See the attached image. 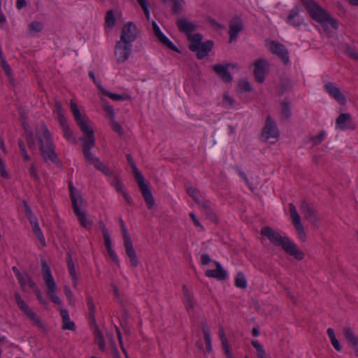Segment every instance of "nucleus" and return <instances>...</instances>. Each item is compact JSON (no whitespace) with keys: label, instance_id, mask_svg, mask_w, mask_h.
Instances as JSON below:
<instances>
[{"label":"nucleus","instance_id":"1","mask_svg":"<svg viewBox=\"0 0 358 358\" xmlns=\"http://www.w3.org/2000/svg\"><path fill=\"white\" fill-rule=\"evenodd\" d=\"M70 108L77 124L85 134L82 138L83 152L86 161L89 162L95 158L90 152V150L95 145L94 131L90 125L89 119L81 115L77 104L73 100L70 101Z\"/></svg>","mask_w":358,"mask_h":358},{"label":"nucleus","instance_id":"2","mask_svg":"<svg viewBox=\"0 0 358 358\" xmlns=\"http://www.w3.org/2000/svg\"><path fill=\"white\" fill-rule=\"evenodd\" d=\"M261 234L266 237L275 246L281 247L288 255L293 256L297 260L304 258V253L299 250L296 244L287 236H282L279 232L269 227H264Z\"/></svg>","mask_w":358,"mask_h":358},{"label":"nucleus","instance_id":"3","mask_svg":"<svg viewBox=\"0 0 358 358\" xmlns=\"http://www.w3.org/2000/svg\"><path fill=\"white\" fill-rule=\"evenodd\" d=\"M301 1L310 17L320 23L325 31H329V28L334 30L338 28V22L315 0H301Z\"/></svg>","mask_w":358,"mask_h":358},{"label":"nucleus","instance_id":"4","mask_svg":"<svg viewBox=\"0 0 358 358\" xmlns=\"http://www.w3.org/2000/svg\"><path fill=\"white\" fill-rule=\"evenodd\" d=\"M36 136L43 159L45 162L50 161L53 164H57L59 159L55 152V146L46 125L41 124L36 129Z\"/></svg>","mask_w":358,"mask_h":358},{"label":"nucleus","instance_id":"5","mask_svg":"<svg viewBox=\"0 0 358 358\" xmlns=\"http://www.w3.org/2000/svg\"><path fill=\"white\" fill-rule=\"evenodd\" d=\"M41 271L43 279L48 289L47 294L48 296L55 304L61 306L62 301L57 295V285L52 275L49 266L44 259L41 261Z\"/></svg>","mask_w":358,"mask_h":358},{"label":"nucleus","instance_id":"6","mask_svg":"<svg viewBox=\"0 0 358 358\" xmlns=\"http://www.w3.org/2000/svg\"><path fill=\"white\" fill-rule=\"evenodd\" d=\"M15 299L19 309L31 321L40 331H45V326L41 321L38 315L28 306V304L22 299L18 292H15Z\"/></svg>","mask_w":358,"mask_h":358},{"label":"nucleus","instance_id":"7","mask_svg":"<svg viewBox=\"0 0 358 358\" xmlns=\"http://www.w3.org/2000/svg\"><path fill=\"white\" fill-rule=\"evenodd\" d=\"M15 299L19 309L31 321L40 331H45V326L41 321L38 315L28 306V304L22 299L18 292H15Z\"/></svg>","mask_w":358,"mask_h":358},{"label":"nucleus","instance_id":"8","mask_svg":"<svg viewBox=\"0 0 358 358\" xmlns=\"http://www.w3.org/2000/svg\"><path fill=\"white\" fill-rule=\"evenodd\" d=\"M132 45L117 41L115 46L114 57L117 64L125 62L131 54Z\"/></svg>","mask_w":358,"mask_h":358},{"label":"nucleus","instance_id":"9","mask_svg":"<svg viewBox=\"0 0 358 358\" xmlns=\"http://www.w3.org/2000/svg\"><path fill=\"white\" fill-rule=\"evenodd\" d=\"M289 210L292 223L297 232L299 239L301 242H305L306 241V234L304 231L303 224L301 222V217L294 203H289Z\"/></svg>","mask_w":358,"mask_h":358},{"label":"nucleus","instance_id":"10","mask_svg":"<svg viewBox=\"0 0 358 358\" xmlns=\"http://www.w3.org/2000/svg\"><path fill=\"white\" fill-rule=\"evenodd\" d=\"M122 230L124 239V246L125 248L126 254L129 258L131 266L136 268L138 265L139 262L136 257L135 250L133 247L131 237L128 233L127 228H124Z\"/></svg>","mask_w":358,"mask_h":358},{"label":"nucleus","instance_id":"11","mask_svg":"<svg viewBox=\"0 0 358 358\" xmlns=\"http://www.w3.org/2000/svg\"><path fill=\"white\" fill-rule=\"evenodd\" d=\"M136 180L142 192L148 208H152L155 204V200L148 186L145 183L144 178L140 171H136Z\"/></svg>","mask_w":358,"mask_h":358},{"label":"nucleus","instance_id":"12","mask_svg":"<svg viewBox=\"0 0 358 358\" xmlns=\"http://www.w3.org/2000/svg\"><path fill=\"white\" fill-rule=\"evenodd\" d=\"M266 46L271 53L278 55L285 64L289 62L288 51L284 45L275 41L267 40Z\"/></svg>","mask_w":358,"mask_h":358},{"label":"nucleus","instance_id":"13","mask_svg":"<svg viewBox=\"0 0 358 358\" xmlns=\"http://www.w3.org/2000/svg\"><path fill=\"white\" fill-rule=\"evenodd\" d=\"M137 37V28L132 22H127L124 25L120 40L119 41L127 44H131Z\"/></svg>","mask_w":358,"mask_h":358},{"label":"nucleus","instance_id":"14","mask_svg":"<svg viewBox=\"0 0 358 358\" xmlns=\"http://www.w3.org/2000/svg\"><path fill=\"white\" fill-rule=\"evenodd\" d=\"M255 69L254 75L257 82L262 83L264 82L265 75L268 71V64L263 59H259L254 62Z\"/></svg>","mask_w":358,"mask_h":358},{"label":"nucleus","instance_id":"15","mask_svg":"<svg viewBox=\"0 0 358 358\" xmlns=\"http://www.w3.org/2000/svg\"><path fill=\"white\" fill-rule=\"evenodd\" d=\"M301 7L299 5L295 6L290 10L286 19V22L289 25L299 27L304 23V19L300 15Z\"/></svg>","mask_w":358,"mask_h":358},{"label":"nucleus","instance_id":"16","mask_svg":"<svg viewBox=\"0 0 358 358\" xmlns=\"http://www.w3.org/2000/svg\"><path fill=\"white\" fill-rule=\"evenodd\" d=\"M100 228L101 229V233L104 239V244L106 248L108 255L115 263L119 264L118 257L115 252L112 249L111 241L108 230L103 224V222L100 223Z\"/></svg>","mask_w":358,"mask_h":358},{"label":"nucleus","instance_id":"17","mask_svg":"<svg viewBox=\"0 0 358 358\" xmlns=\"http://www.w3.org/2000/svg\"><path fill=\"white\" fill-rule=\"evenodd\" d=\"M262 136L268 140L270 138H278L279 131L275 122L268 116L262 131Z\"/></svg>","mask_w":358,"mask_h":358},{"label":"nucleus","instance_id":"18","mask_svg":"<svg viewBox=\"0 0 358 358\" xmlns=\"http://www.w3.org/2000/svg\"><path fill=\"white\" fill-rule=\"evenodd\" d=\"M152 29L155 36L158 38V40L164 45H166L169 49L179 52V50L177 47L161 31L160 28L157 25V24L153 21L152 23Z\"/></svg>","mask_w":358,"mask_h":358},{"label":"nucleus","instance_id":"19","mask_svg":"<svg viewBox=\"0 0 358 358\" xmlns=\"http://www.w3.org/2000/svg\"><path fill=\"white\" fill-rule=\"evenodd\" d=\"M324 89L329 94V95L336 99L339 103L343 105L346 103L345 97L334 83H326L324 85Z\"/></svg>","mask_w":358,"mask_h":358},{"label":"nucleus","instance_id":"20","mask_svg":"<svg viewBox=\"0 0 358 358\" xmlns=\"http://www.w3.org/2000/svg\"><path fill=\"white\" fill-rule=\"evenodd\" d=\"M73 209L81 226L87 229H90L93 224L92 220L86 216L85 213L79 208L78 203L74 201Z\"/></svg>","mask_w":358,"mask_h":358},{"label":"nucleus","instance_id":"21","mask_svg":"<svg viewBox=\"0 0 358 358\" xmlns=\"http://www.w3.org/2000/svg\"><path fill=\"white\" fill-rule=\"evenodd\" d=\"M299 208L301 213L304 215L306 219L313 223L317 221L318 219L315 210L307 201H301Z\"/></svg>","mask_w":358,"mask_h":358},{"label":"nucleus","instance_id":"22","mask_svg":"<svg viewBox=\"0 0 358 358\" xmlns=\"http://www.w3.org/2000/svg\"><path fill=\"white\" fill-rule=\"evenodd\" d=\"M216 268L210 269L206 271L205 275L208 278L217 279L218 280H224L227 277L226 271L222 268L220 263L215 262Z\"/></svg>","mask_w":358,"mask_h":358},{"label":"nucleus","instance_id":"23","mask_svg":"<svg viewBox=\"0 0 358 358\" xmlns=\"http://www.w3.org/2000/svg\"><path fill=\"white\" fill-rule=\"evenodd\" d=\"M17 279L22 289L27 292L29 289L34 290L37 287L35 282L29 275H22V273H17Z\"/></svg>","mask_w":358,"mask_h":358},{"label":"nucleus","instance_id":"24","mask_svg":"<svg viewBox=\"0 0 358 358\" xmlns=\"http://www.w3.org/2000/svg\"><path fill=\"white\" fill-rule=\"evenodd\" d=\"M183 303L188 313L192 312L194 307V299L192 296V292L189 290L186 285L182 286Z\"/></svg>","mask_w":358,"mask_h":358},{"label":"nucleus","instance_id":"25","mask_svg":"<svg viewBox=\"0 0 358 358\" xmlns=\"http://www.w3.org/2000/svg\"><path fill=\"white\" fill-rule=\"evenodd\" d=\"M59 310L62 319V329L71 331L75 330V323L71 320L68 310L62 308V307H59Z\"/></svg>","mask_w":358,"mask_h":358},{"label":"nucleus","instance_id":"26","mask_svg":"<svg viewBox=\"0 0 358 358\" xmlns=\"http://www.w3.org/2000/svg\"><path fill=\"white\" fill-rule=\"evenodd\" d=\"M213 69L224 82L229 83L231 81L232 78L228 71V66L215 64L213 66Z\"/></svg>","mask_w":358,"mask_h":358},{"label":"nucleus","instance_id":"27","mask_svg":"<svg viewBox=\"0 0 358 358\" xmlns=\"http://www.w3.org/2000/svg\"><path fill=\"white\" fill-rule=\"evenodd\" d=\"M243 29V24L241 21L238 19H234L231 21L229 25V41L231 42L235 40L238 34V33Z\"/></svg>","mask_w":358,"mask_h":358},{"label":"nucleus","instance_id":"28","mask_svg":"<svg viewBox=\"0 0 358 358\" xmlns=\"http://www.w3.org/2000/svg\"><path fill=\"white\" fill-rule=\"evenodd\" d=\"M177 26L180 31L185 33L187 36L192 34L191 33L196 29V27L193 23L189 22L185 18L179 19L177 21Z\"/></svg>","mask_w":358,"mask_h":358},{"label":"nucleus","instance_id":"29","mask_svg":"<svg viewBox=\"0 0 358 358\" xmlns=\"http://www.w3.org/2000/svg\"><path fill=\"white\" fill-rule=\"evenodd\" d=\"M351 122V116L349 113H341L336 120V128L340 130H345L348 128Z\"/></svg>","mask_w":358,"mask_h":358},{"label":"nucleus","instance_id":"30","mask_svg":"<svg viewBox=\"0 0 358 358\" xmlns=\"http://www.w3.org/2000/svg\"><path fill=\"white\" fill-rule=\"evenodd\" d=\"M213 46V42L212 41H207L204 43H201L199 50L196 51L197 58L203 59L212 50Z\"/></svg>","mask_w":358,"mask_h":358},{"label":"nucleus","instance_id":"31","mask_svg":"<svg viewBox=\"0 0 358 358\" xmlns=\"http://www.w3.org/2000/svg\"><path fill=\"white\" fill-rule=\"evenodd\" d=\"M187 38L189 41V50L193 52H196L199 50L202 41V36L199 34H189L188 35Z\"/></svg>","mask_w":358,"mask_h":358},{"label":"nucleus","instance_id":"32","mask_svg":"<svg viewBox=\"0 0 358 358\" xmlns=\"http://www.w3.org/2000/svg\"><path fill=\"white\" fill-rule=\"evenodd\" d=\"M67 267L69 275L73 281V287L74 289H76L78 284V276L77 275V272L75 268V265L72 261V259L70 257L67 261Z\"/></svg>","mask_w":358,"mask_h":358},{"label":"nucleus","instance_id":"33","mask_svg":"<svg viewBox=\"0 0 358 358\" xmlns=\"http://www.w3.org/2000/svg\"><path fill=\"white\" fill-rule=\"evenodd\" d=\"M343 334L344 336L348 342V343L352 346L358 345V338L354 334L352 331L350 327H345L343 328Z\"/></svg>","mask_w":358,"mask_h":358},{"label":"nucleus","instance_id":"34","mask_svg":"<svg viewBox=\"0 0 358 358\" xmlns=\"http://www.w3.org/2000/svg\"><path fill=\"white\" fill-rule=\"evenodd\" d=\"M94 335L95 343L98 345L99 348L101 351H103L106 348V344L102 333L99 329H96L94 330Z\"/></svg>","mask_w":358,"mask_h":358},{"label":"nucleus","instance_id":"35","mask_svg":"<svg viewBox=\"0 0 358 358\" xmlns=\"http://www.w3.org/2000/svg\"><path fill=\"white\" fill-rule=\"evenodd\" d=\"M89 163L92 164L98 170L103 172L106 176H110L111 171L98 159L94 158Z\"/></svg>","mask_w":358,"mask_h":358},{"label":"nucleus","instance_id":"36","mask_svg":"<svg viewBox=\"0 0 358 358\" xmlns=\"http://www.w3.org/2000/svg\"><path fill=\"white\" fill-rule=\"evenodd\" d=\"M99 90L103 95L108 96L110 99H111L113 101H123V100L129 98L128 96H124L121 94L109 92L107 90H106L105 89H103L102 87H99Z\"/></svg>","mask_w":358,"mask_h":358},{"label":"nucleus","instance_id":"37","mask_svg":"<svg viewBox=\"0 0 358 358\" xmlns=\"http://www.w3.org/2000/svg\"><path fill=\"white\" fill-rule=\"evenodd\" d=\"M202 331L203 334L204 341L206 346V350L210 352L212 351L211 338L209 328L206 326L203 327Z\"/></svg>","mask_w":358,"mask_h":358},{"label":"nucleus","instance_id":"38","mask_svg":"<svg viewBox=\"0 0 358 358\" xmlns=\"http://www.w3.org/2000/svg\"><path fill=\"white\" fill-rule=\"evenodd\" d=\"M234 284L236 287L245 289L247 287V280L243 273H238L235 277Z\"/></svg>","mask_w":358,"mask_h":358},{"label":"nucleus","instance_id":"39","mask_svg":"<svg viewBox=\"0 0 358 358\" xmlns=\"http://www.w3.org/2000/svg\"><path fill=\"white\" fill-rule=\"evenodd\" d=\"M202 209H203L205 213L206 214L207 217L210 219L215 218V214L213 213V210L210 206V203L209 201H203L201 203L200 205H199Z\"/></svg>","mask_w":358,"mask_h":358},{"label":"nucleus","instance_id":"40","mask_svg":"<svg viewBox=\"0 0 358 358\" xmlns=\"http://www.w3.org/2000/svg\"><path fill=\"white\" fill-rule=\"evenodd\" d=\"M56 109H57V115H58V120H59V122L62 127L63 128V127H67L68 124H67L66 119L65 118V117L63 114V109H62L61 105L59 104L58 103H56Z\"/></svg>","mask_w":358,"mask_h":358},{"label":"nucleus","instance_id":"41","mask_svg":"<svg viewBox=\"0 0 358 358\" xmlns=\"http://www.w3.org/2000/svg\"><path fill=\"white\" fill-rule=\"evenodd\" d=\"M251 343L256 350L258 358H266V352L263 346L257 341H252Z\"/></svg>","mask_w":358,"mask_h":358},{"label":"nucleus","instance_id":"42","mask_svg":"<svg viewBox=\"0 0 358 358\" xmlns=\"http://www.w3.org/2000/svg\"><path fill=\"white\" fill-rule=\"evenodd\" d=\"M163 2L166 3L171 1L173 3L172 11L173 13H179L182 10V6L184 3L183 0H162Z\"/></svg>","mask_w":358,"mask_h":358},{"label":"nucleus","instance_id":"43","mask_svg":"<svg viewBox=\"0 0 358 358\" xmlns=\"http://www.w3.org/2000/svg\"><path fill=\"white\" fill-rule=\"evenodd\" d=\"M187 194L193 198V199L198 203V205H200L202 201L204 200L201 199V196L199 195V191L194 188V187H189L187 190Z\"/></svg>","mask_w":358,"mask_h":358},{"label":"nucleus","instance_id":"44","mask_svg":"<svg viewBox=\"0 0 358 358\" xmlns=\"http://www.w3.org/2000/svg\"><path fill=\"white\" fill-rule=\"evenodd\" d=\"M34 234L36 236L40 242L43 244H45V237L42 233L41 229L39 227L38 222H34V225L31 226Z\"/></svg>","mask_w":358,"mask_h":358},{"label":"nucleus","instance_id":"45","mask_svg":"<svg viewBox=\"0 0 358 358\" xmlns=\"http://www.w3.org/2000/svg\"><path fill=\"white\" fill-rule=\"evenodd\" d=\"M110 184L116 189L118 192H123L124 186L121 180L117 176H114L110 180Z\"/></svg>","mask_w":358,"mask_h":358},{"label":"nucleus","instance_id":"46","mask_svg":"<svg viewBox=\"0 0 358 358\" xmlns=\"http://www.w3.org/2000/svg\"><path fill=\"white\" fill-rule=\"evenodd\" d=\"M281 115L283 119H287L290 117L291 111L288 102L281 103Z\"/></svg>","mask_w":358,"mask_h":358},{"label":"nucleus","instance_id":"47","mask_svg":"<svg viewBox=\"0 0 358 358\" xmlns=\"http://www.w3.org/2000/svg\"><path fill=\"white\" fill-rule=\"evenodd\" d=\"M28 27L31 32H39L43 29V24L41 22L34 21L29 24Z\"/></svg>","mask_w":358,"mask_h":358},{"label":"nucleus","instance_id":"48","mask_svg":"<svg viewBox=\"0 0 358 358\" xmlns=\"http://www.w3.org/2000/svg\"><path fill=\"white\" fill-rule=\"evenodd\" d=\"M0 65L5 73L8 78H11L13 76L12 69L8 62L6 61L5 58L0 60Z\"/></svg>","mask_w":358,"mask_h":358},{"label":"nucleus","instance_id":"49","mask_svg":"<svg viewBox=\"0 0 358 358\" xmlns=\"http://www.w3.org/2000/svg\"><path fill=\"white\" fill-rule=\"evenodd\" d=\"M235 101L229 94H224L222 99V106L225 108L234 107Z\"/></svg>","mask_w":358,"mask_h":358},{"label":"nucleus","instance_id":"50","mask_svg":"<svg viewBox=\"0 0 358 358\" xmlns=\"http://www.w3.org/2000/svg\"><path fill=\"white\" fill-rule=\"evenodd\" d=\"M69 190H70V196L71 200L72 201V206H73V201H76V203H78V202H82V199L79 196L75 194L74 193V187L71 182H69Z\"/></svg>","mask_w":358,"mask_h":358},{"label":"nucleus","instance_id":"51","mask_svg":"<svg viewBox=\"0 0 358 358\" xmlns=\"http://www.w3.org/2000/svg\"><path fill=\"white\" fill-rule=\"evenodd\" d=\"M64 294L69 301V303L70 305H74L75 300H74L73 294V292H71L69 286L65 285L64 287Z\"/></svg>","mask_w":358,"mask_h":358},{"label":"nucleus","instance_id":"52","mask_svg":"<svg viewBox=\"0 0 358 358\" xmlns=\"http://www.w3.org/2000/svg\"><path fill=\"white\" fill-rule=\"evenodd\" d=\"M115 22V18L113 11L112 10L108 11L106 13V24L108 27H111L114 26Z\"/></svg>","mask_w":358,"mask_h":358},{"label":"nucleus","instance_id":"53","mask_svg":"<svg viewBox=\"0 0 358 358\" xmlns=\"http://www.w3.org/2000/svg\"><path fill=\"white\" fill-rule=\"evenodd\" d=\"M345 53L352 59L358 61V51L355 49L348 47L345 50Z\"/></svg>","mask_w":358,"mask_h":358},{"label":"nucleus","instance_id":"54","mask_svg":"<svg viewBox=\"0 0 358 358\" xmlns=\"http://www.w3.org/2000/svg\"><path fill=\"white\" fill-rule=\"evenodd\" d=\"M324 137L325 132L324 131H321L317 136L312 138V141L314 145H318L324 140Z\"/></svg>","mask_w":358,"mask_h":358},{"label":"nucleus","instance_id":"55","mask_svg":"<svg viewBox=\"0 0 358 358\" xmlns=\"http://www.w3.org/2000/svg\"><path fill=\"white\" fill-rule=\"evenodd\" d=\"M33 292L36 294L39 303L41 305L45 306L47 304V302L45 300V299L43 298V296H42L41 292L39 290V289L38 288V287L36 288H35L34 290H33Z\"/></svg>","mask_w":358,"mask_h":358},{"label":"nucleus","instance_id":"56","mask_svg":"<svg viewBox=\"0 0 358 358\" xmlns=\"http://www.w3.org/2000/svg\"><path fill=\"white\" fill-rule=\"evenodd\" d=\"M63 131H64V136L65 138H66L68 141H74V138L73 136V133L69 129V126L63 127Z\"/></svg>","mask_w":358,"mask_h":358},{"label":"nucleus","instance_id":"57","mask_svg":"<svg viewBox=\"0 0 358 358\" xmlns=\"http://www.w3.org/2000/svg\"><path fill=\"white\" fill-rule=\"evenodd\" d=\"M104 111L106 113V115L111 120L114 119V109L113 106L110 105H105L103 106Z\"/></svg>","mask_w":358,"mask_h":358},{"label":"nucleus","instance_id":"58","mask_svg":"<svg viewBox=\"0 0 358 358\" xmlns=\"http://www.w3.org/2000/svg\"><path fill=\"white\" fill-rule=\"evenodd\" d=\"M222 348L224 350L225 356L231 355L230 346L227 340L222 341Z\"/></svg>","mask_w":358,"mask_h":358},{"label":"nucleus","instance_id":"59","mask_svg":"<svg viewBox=\"0 0 358 358\" xmlns=\"http://www.w3.org/2000/svg\"><path fill=\"white\" fill-rule=\"evenodd\" d=\"M37 171H38V169H37L36 166L34 163L31 164V166L29 169V172L31 177L34 179H37L38 178Z\"/></svg>","mask_w":358,"mask_h":358},{"label":"nucleus","instance_id":"60","mask_svg":"<svg viewBox=\"0 0 358 358\" xmlns=\"http://www.w3.org/2000/svg\"><path fill=\"white\" fill-rule=\"evenodd\" d=\"M111 127H112V129L114 131L118 133L119 134H122V127L120 126V124H118L117 122L114 121V119L112 120Z\"/></svg>","mask_w":358,"mask_h":358},{"label":"nucleus","instance_id":"61","mask_svg":"<svg viewBox=\"0 0 358 358\" xmlns=\"http://www.w3.org/2000/svg\"><path fill=\"white\" fill-rule=\"evenodd\" d=\"M127 161L129 162V164H130L131 169H132V171H133V173H134V178H136V171H139L136 167V166L135 165V163L133 161V159L132 157H131V155H128L127 156Z\"/></svg>","mask_w":358,"mask_h":358},{"label":"nucleus","instance_id":"62","mask_svg":"<svg viewBox=\"0 0 358 358\" xmlns=\"http://www.w3.org/2000/svg\"><path fill=\"white\" fill-rule=\"evenodd\" d=\"M116 330H117V338H118V341H119V343L121 347V349H122V352H124V354L127 356V351L125 350L124 345H123V341H122V336L121 332H120L119 328H117V327H116Z\"/></svg>","mask_w":358,"mask_h":358},{"label":"nucleus","instance_id":"63","mask_svg":"<svg viewBox=\"0 0 358 358\" xmlns=\"http://www.w3.org/2000/svg\"><path fill=\"white\" fill-rule=\"evenodd\" d=\"M26 214L31 226L34 225V222H38L37 219L32 215L31 210L29 208H27Z\"/></svg>","mask_w":358,"mask_h":358},{"label":"nucleus","instance_id":"64","mask_svg":"<svg viewBox=\"0 0 358 358\" xmlns=\"http://www.w3.org/2000/svg\"><path fill=\"white\" fill-rule=\"evenodd\" d=\"M0 173H1V176L4 178H7L8 177V174L6 171L3 162L1 158H0Z\"/></svg>","mask_w":358,"mask_h":358}]
</instances>
